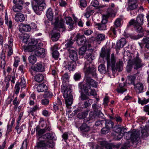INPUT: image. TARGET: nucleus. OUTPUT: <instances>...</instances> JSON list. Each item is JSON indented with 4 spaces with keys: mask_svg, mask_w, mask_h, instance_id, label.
I'll return each instance as SVG.
<instances>
[{
    "mask_svg": "<svg viewBox=\"0 0 149 149\" xmlns=\"http://www.w3.org/2000/svg\"><path fill=\"white\" fill-rule=\"evenodd\" d=\"M107 61L108 71L110 67H111L113 73L116 72L118 69L119 71L122 70L123 67V62L122 61L119 60L116 62V57L114 53L112 54L110 58H109Z\"/></svg>",
    "mask_w": 149,
    "mask_h": 149,
    "instance_id": "obj_1",
    "label": "nucleus"
},
{
    "mask_svg": "<svg viewBox=\"0 0 149 149\" xmlns=\"http://www.w3.org/2000/svg\"><path fill=\"white\" fill-rule=\"evenodd\" d=\"M85 81L86 83L84 84L80 83L79 87L81 90H83L86 94H89V89H91V86L97 88L98 83L89 76H86Z\"/></svg>",
    "mask_w": 149,
    "mask_h": 149,
    "instance_id": "obj_2",
    "label": "nucleus"
},
{
    "mask_svg": "<svg viewBox=\"0 0 149 149\" xmlns=\"http://www.w3.org/2000/svg\"><path fill=\"white\" fill-rule=\"evenodd\" d=\"M144 16V15L142 14L139 15L136 20L132 19L129 22V25H133L137 31L139 33L143 32V29L141 26L143 23Z\"/></svg>",
    "mask_w": 149,
    "mask_h": 149,
    "instance_id": "obj_3",
    "label": "nucleus"
},
{
    "mask_svg": "<svg viewBox=\"0 0 149 149\" xmlns=\"http://www.w3.org/2000/svg\"><path fill=\"white\" fill-rule=\"evenodd\" d=\"M125 134V138L127 140L131 139V142L132 144V146L134 147H136L139 139V132L134 131L126 132Z\"/></svg>",
    "mask_w": 149,
    "mask_h": 149,
    "instance_id": "obj_4",
    "label": "nucleus"
},
{
    "mask_svg": "<svg viewBox=\"0 0 149 149\" xmlns=\"http://www.w3.org/2000/svg\"><path fill=\"white\" fill-rule=\"evenodd\" d=\"M89 63L88 62H86L83 68L86 76H89V74H91L93 77L96 78L97 75L96 67L93 63H90L89 64Z\"/></svg>",
    "mask_w": 149,
    "mask_h": 149,
    "instance_id": "obj_5",
    "label": "nucleus"
},
{
    "mask_svg": "<svg viewBox=\"0 0 149 149\" xmlns=\"http://www.w3.org/2000/svg\"><path fill=\"white\" fill-rule=\"evenodd\" d=\"M45 0H34L31 1L32 8L37 13L38 10L42 11L46 7Z\"/></svg>",
    "mask_w": 149,
    "mask_h": 149,
    "instance_id": "obj_6",
    "label": "nucleus"
},
{
    "mask_svg": "<svg viewBox=\"0 0 149 149\" xmlns=\"http://www.w3.org/2000/svg\"><path fill=\"white\" fill-rule=\"evenodd\" d=\"M71 89L70 86H67L65 88L63 93L65 103L67 107L70 106L73 102V96L71 93Z\"/></svg>",
    "mask_w": 149,
    "mask_h": 149,
    "instance_id": "obj_7",
    "label": "nucleus"
},
{
    "mask_svg": "<svg viewBox=\"0 0 149 149\" xmlns=\"http://www.w3.org/2000/svg\"><path fill=\"white\" fill-rule=\"evenodd\" d=\"M42 46L43 44L39 42L38 43V47L33 51L36 56L41 58L44 57L45 56V50L43 48L41 47Z\"/></svg>",
    "mask_w": 149,
    "mask_h": 149,
    "instance_id": "obj_8",
    "label": "nucleus"
},
{
    "mask_svg": "<svg viewBox=\"0 0 149 149\" xmlns=\"http://www.w3.org/2000/svg\"><path fill=\"white\" fill-rule=\"evenodd\" d=\"M108 17L106 15H102V19L100 23H96L95 25L100 30H105L106 29V24L108 21Z\"/></svg>",
    "mask_w": 149,
    "mask_h": 149,
    "instance_id": "obj_9",
    "label": "nucleus"
},
{
    "mask_svg": "<svg viewBox=\"0 0 149 149\" xmlns=\"http://www.w3.org/2000/svg\"><path fill=\"white\" fill-rule=\"evenodd\" d=\"M13 38L12 36L8 37V44L5 45V47L7 50V56H10L13 53Z\"/></svg>",
    "mask_w": 149,
    "mask_h": 149,
    "instance_id": "obj_10",
    "label": "nucleus"
},
{
    "mask_svg": "<svg viewBox=\"0 0 149 149\" xmlns=\"http://www.w3.org/2000/svg\"><path fill=\"white\" fill-rule=\"evenodd\" d=\"M77 38V42L79 46H88V47H91V45L89 43L84 35H79Z\"/></svg>",
    "mask_w": 149,
    "mask_h": 149,
    "instance_id": "obj_11",
    "label": "nucleus"
},
{
    "mask_svg": "<svg viewBox=\"0 0 149 149\" xmlns=\"http://www.w3.org/2000/svg\"><path fill=\"white\" fill-rule=\"evenodd\" d=\"M13 3L15 4L13 7V9L15 12H20L23 8L24 0H13Z\"/></svg>",
    "mask_w": 149,
    "mask_h": 149,
    "instance_id": "obj_12",
    "label": "nucleus"
},
{
    "mask_svg": "<svg viewBox=\"0 0 149 149\" xmlns=\"http://www.w3.org/2000/svg\"><path fill=\"white\" fill-rule=\"evenodd\" d=\"M38 41L37 39H32L31 42L29 43L28 46L25 49L26 52H33L38 47Z\"/></svg>",
    "mask_w": 149,
    "mask_h": 149,
    "instance_id": "obj_13",
    "label": "nucleus"
},
{
    "mask_svg": "<svg viewBox=\"0 0 149 149\" xmlns=\"http://www.w3.org/2000/svg\"><path fill=\"white\" fill-rule=\"evenodd\" d=\"M55 21L54 23V28L57 29L58 28H63L64 27V21L61 18L57 17L55 18Z\"/></svg>",
    "mask_w": 149,
    "mask_h": 149,
    "instance_id": "obj_14",
    "label": "nucleus"
},
{
    "mask_svg": "<svg viewBox=\"0 0 149 149\" xmlns=\"http://www.w3.org/2000/svg\"><path fill=\"white\" fill-rule=\"evenodd\" d=\"M33 70L35 71L43 72L45 71L44 65L41 62L38 63L34 66Z\"/></svg>",
    "mask_w": 149,
    "mask_h": 149,
    "instance_id": "obj_15",
    "label": "nucleus"
},
{
    "mask_svg": "<svg viewBox=\"0 0 149 149\" xmlns=\"http://www.w3.org/2000/svg\"><path fill=\"white\" fill-rule=\"evenodd\" d=\"M110 49H105L104 48L102 47L100 54V56L103 58H105L107 60L110 57Z\"/></svg>",
    "mask_w": 149,
    "mask_h": 149,
    "instance_id": "obj_16",
    "label": "nucleus"
},
{
    "mask_svg": "<svg viewBox=\"0 0 149 149\" xmlns=\"http://www.w3.org/2000/svg\"><path fill=\"white\" fill-rule=\"evenodd\" d=\"M141 61L138 56H137L132 61V63L135 66L134 67V69H137L142 67L143 66L141 63Z\"/></svg>",
    "mask_w": 149,
    "mask_h": 149,
    "instance_id": "obj_17",
    "label": "nucleus"
},
{
    "mask_svg": "<svg viewBox=\"0 0 149 149\" xmlns=\"http://www.w3.org/2000/svg\"><path fill=\"white\" fill-rule=\"evenodd\" d=\"M134 88L138 93H142L144 88L143 84L141 82L137 83L134 85Z\"/></svg>",
    "mask_w": 149,
    "mask_h": 149,
    "instance_id": "obj_18",
    "label": "nucleus"
},
{
    "mask_svg": "<svg viewBox=\"0 0 149 149\" xmlns=\"http://www.w3.org/2000/svg\"><path fill=\"white\" fill-rule=\"evenodd\" d=\"M69 57L73 62H75L78 59L77 53L76 50H72L69 51Z\"/></svg>",
    "mask_w": 149,
    "mask_h": 149,
    "instance_id": "obj_19",
    "label": "nucleus"
},
{
    "mask_svg": "<svg viewBox=\"0 0 149 149\" xmlns=\"http://www.w3.org/2000/svg\"><path fill=\"white\" fill-rule=\"evenodd\" d=\"M19 30L21 32L23 31L28 32L30 31L29 24H20L19 26Z\"/></svg>",
    "mask_w": 149,
    "mask_h": 149,
    "instance_id": "obj_20",
    "label": "nucleus"
},
{
    "mask_svg": "<svg viewBox=\"0 0 149 149\" xmlns=\"http://www.w3.org/2000/svg\"><path fill=\"white\" fill-rule=\"evenodd\" d=\"M25 19L24 15L22 13H17L15 15V20L17 22H22L24 21Z\"/></svg>",
    "mask_w": 149,
    "mask_h": 149,
    "instance_id": "obj_21",
    "label": "nucleus"
},
{
    "mask_svg": "<svg viewBox=\"0 0 149 149\" xmlns=\"http://www.w3.org/2000/svg\"><path fill=\"white\" fill-rule=\"evenodd\" d=\"M66 23L68 25V27L69 29H74V22L71 17H66L65 18Z\"/></svg>",
    "mask_w": 149,
    "mask_h": 149,
    "instance_id": "obj_22",
    "label": "nucleus"
},
{
    "mask_svg": "<svg viewBox=\"0 0 149 149\" xmlns=\"http://www.w3.org/2000/svg\"><path fill=\"white\" fill-rule=\"evenodd\" d=\"M126 43V39L125 38H122L119 41L117 42L116 48L117 49L121 48L123 47Z\"/></svg>",
    "mask_w": 149,
    "mask_h": 149,
    "instance_id": "obj_23",
    "label": "nucleus"
},
{
    "mask_svg": "<svg viewBox=\"0 0 149 149\" xmlns=\"http://www.w3.org/2000/svg\"><path fill=\"white\" fill-rule=\"evenodd\" d=\"M37 89L38 92H45L47 90V88L45 84H42L38 85L37 87Z\"/></svg>",
    "mask_w": 149,
    "mask_h": 149,
    "instance_id": "obj_24",
    "label": "nucleus"
},
{
    "mask_svg": "<svg viewBox=\"0 0 149 149\" xmlns=\"http://www.w3.org/2000/svg\"><path fill=\"white\" fill-rule=\"evenodd\" d=\"M74 42L71 40L67 41L65 44L67 49L68 51L72 50H76V49L73 46Z\"/></svg>",
    "mask_w": 149,
    "mask_h": 149,
    "instance_id": "obj_25",
    "label": "nucleus"
},
{
    "mask_svg": "<svg viewBox=\"0 0 149 149\" xmlns=\"http://www.w3.org/2000/svg\"><path fill=\"white\" fill-rule=\"evenodd\" d=\"M94 12V9L91 8V6L88 7L86 9V12L84 16L86 18H88L91 15H92Z\"/></svg>",
    "mask_w": 149,
    "mask_h": 149,
    "instance_id": "obj_26",
    "label": "nucleus"
},
{
    "mask_svg": "<svg viewBox=\"0 0 149 149\" xmlns=\"http://www.w3.org/2000/svg\"><path fill=\"white\" fill-rule=\"evenodd\" d=\"M35 80L39 83L44 82V76L43 74H38L34 77Z\"/></svg>",
    "mask_w": 149,
    "mask_h": 149,
    "instance_id": "obj_27",
    "label": "nucleus"
},
{
    "mask_svg": "<svg viewBox=\"0 0 149 149\" xmlns=\"http://www.w3.org/2000/svg\"><path fill=\"white\" fill-rule=\"evenodd\" d=\"M5 24L8 26L9 28L11 29L13 26V22L11 20H10L9 21L8 16L6 12L5 13Z\"/></svg>",
    "mask_w": 149,
    "mask_h": 149,
    "instance_id": "obj_28",
    "label": "nucleus"
},
{
    "mask_svg": "<svg viewBox=\"0 0 149 149\" xmlns=\"http://www.w3.org/2000/svg\"><path fill=\"white\" fill-rule=\"evenodd\" d=\"M76 66V64L75 62H69L68 65H66L65 67L68 68L70 71H73L74 70Z\"/></svg>",
    "mask_w": 149,
    "mask_h": 149,
    "instance_id": "obj_29",
    "label": "nucleus"
},
{
    "mask_svg": "<svg viewBox=\"0 0 149 149\" xmlns=\"http://www.w3.org/2000/svg\"><path fill=\"white\" fill-rule=\"evenodd\" d=\"M54 29L52 31V33H51L52 40L53 41H56L58 40L60 36V33L58 32H54Z\"/></svg>",
    "mask_w": 149,
    "mask_h": 149,
    "instance_id": "obj_30",
    "label": "nucleus"
},
{
    "mask_svg": "<svg viewBox=\"0 0 149 149\" xmlns=\"http://www.w3.org/2000/svg\"><path fill=\"white\" fill-rule=\"evenodd\" d=\"M11 75H8L7 77V79L5 80V85L4 87L3 88V90L4 91H7L8 88L9 86V82L10 80Z\"/></svg>",
    "mask_w": 149,
    "mask_h": 149,
    "instance_id": "obj_31",
    "label": "nucleus"
},
{
    "mask_svg": "<svg viewBox=\"0 0 149 149\" xmlns=\"http://www.w3.org/2000/svg\"><path fill=\"white\" fill-rule=\"evenodd\" d=\"M141 136L143 138L147 137L149 135V127L145 128L141 130Z\"/></svg>",
    "mask_w": 149,
    "mask_h": 149,
    "instance_id": "obj_32",
    "label": "nucleus"
},
{
    "mask_svg": "<svg viewBox=\"0 0 149 149\" xmlns=\"http://www.w3.org/2000/svg\"><path fill=\"white\" fill-rule=\"evenodd\" d=\"M36 135L37 137H40L45 133V130L43 129H41L39 126H37L36 128Z\"/></svg>",
    "mask_w": 149,
    "mask_h": 149,
    "instance_id": "obj_33",
    "label": "nucleus"
},
{
    "mask_svg": "<svg viewBox=\"0 0 149 149\" xmlns=\"http://www.w3.org/2000/svg\"><path fill=\"white\" fill-rule=\"evenodd\" d=\"M98 70L100 73L102 74H104L107 72L109 71V70L108 71L107 69H106L105 66L103 64H101L99 65L98 68Z\"/></svg>",
    "mask_w": 149,
    "mask_h": 149,
    "instance_id": "obj_34",
    "label": "nucleus"
},
{
    "mask_svg": "<svg viewBox=\"0 0 149 149\" xmlns=\"http://www.w3.org/2000/svg\"><path fill=\"white\" fill-rule=\"evenodd\" d=\"M46 16L48 19L50 21H52L53 18V14L51 8H48L46 13Z\"/></svg>",
    "mask_w": 149,
    "mask_h": 149,
    "instance_id": "obj_35",
    "label": "nucleus"
},
{
    "mask_svg": "<svg viewBox=\"0 0 149 149\" xmlns=\"http://www.w3.org/2000/svg\"><path fill=\"white\" fill-rule=\"evenodd\" d=\"M105 122V127L108 128V129H110L113 128L114 125V123L110 120L105 119L104 120Z\"/></svg>",
    "mask_w": 149,
    "mask_h": 149,
    "instance_id": "obj_36",
    "label": "nucleus"
},
{
    "mask_svg": "<svg viewBox=\"0 0 149 149\" xmlns=\"http://www.w3.org/2000/svg\"><path fill=\"white\" fill-rule=\"evenodd\" d=\"M135 75V74L133 76H127V81L129 84L134 85L135 84V81L136 78Z\"/></svg>",
    "mask_w": 149,
    "mask_h": 149,
    "instance_id": "obj_37",
    "label": "nucleus"
},
{
    "mask_svg": "<svg viewBox=\"0 0 149 149\" xmlns=\"http://www.w3.org/2000/svg\"><path fill=\"white\" fill-rule=\"evenodd\" d=\"M89 6L94 9H97L99 8L100 6L98 1L94 0L91 2Z\"/></svg>",
    "mask_w": 149,
    "mask_h": 149,
    "instance_id": "obj_38",
    "label": "nucleus"
},
{
    "mask_svg": "<svg viewBox=\"0 0 149 149\" xmlns=\"http://www.w3.org/2000/svg\"><path fill=\"white\" fill-rule=\"evenodd\" d=\"M94 57L92 56V55L91 53H87L86 56L85 57V58L86 59V61L85 62V64H86V63L87 62H89V64L90 63H93L92 61L93 60V58Z\"/></svg>",
    "mask_w": 149,
    "mask_h": 149,
    "instance_id": "obj_39",
    "label": "nucleus"
},
{
    "mask_svg": "<svg viewBox=\"0 0 149 149\" xmlns=\"http://www.w3.org/2000/svg\"><path fill=\"white\" fill-rule=\"evenodd\" d=\"M142 42L146 44L145 47L149 49V34L144 37L142 40Z\"/></svg>",
    "mask_w": 149,
    "mask_h": 149,
    "instance_id": "obj_40",
    "label": "nucleus"
},
{
    "mask_svg": "<svg viewBox=\"0 0 149 149\" xmlns=\"http://www.w3.org/2000/svg\"><path fill=\"white\" fill-rule=\"evenodd\" d=\"M80 130L82 132H87L89 131L90 127L86 124L83 123L80 127Z\"/></svg>",
    "mask_w": 149,
    "mask_h": 149,
    "instance_id": "obj_41",
    "label": "nucleus"
},
{
    "mask_svg": "<svg viewBox=\"0 0 149 149\" xmlns=\"http://www.w3.org/2000/svg\"><path fill=\"white\" fill-rule=\"evenodd\" d=\"M43 136L48 139L51 140L55 139V135L53 132L46 133Z\"/></svg>",
    "mask_w": 149,
    "mask_h": 149,
    "instance_id": "obj_42",
    "label": "nucleus"
},
{
    "mask_svg": "<svg viewBox=\"0 0 149 149\" xmlns=\"http://www.w3.org/2000/svg\"><path fill=\"white\" fill-rule=\"evenodd\" d=\"M88 46H82L79 49V54L80 55H83L85 53L88 48H89Z\"/></svg>",
    "mask_w": 149,
    "mask_h": 149,
    "instance_id": "obj_43",
    "label": "nucleus"
},
{
    "mask_svg": "<svg viewBox=\"0 0 149 149\" xmlns=\"http://www.w3.org/2000/svg\"><path fill=\"white\" fill-rule=\"evenodd\" d=\"M132 145V144L131 142V141H130L129 140H127L120 149H128Z\"/></svg>",
    "mask_w": 149,
    "mask_h": 149,
    "instance_id": "obj_44",
    "label": "nucleus"
},
{
    "mask_svg": "<svg viewBox=\"0 0 149 149\" xmlns=\"http://www.w3.org/2000/svg\"><path fill=\"white\" fill-rule=\"evenodd\" d=\"M125 85L124 84H120L119 85V88H117V90L118 93H123L127 91V89L123 88Z\"/></svg>",
    "mask_w": 149,
    "mask_h": 149,
    "instance_id": "obj_45",
    "label": "nucleus"
},
{
    "mask_svg": "<svg viewBox=\"0 0 149 149\" xmlns=\"http://www.w3.org/2000/svg\"><path fill=\"white\" fill-rule=\"evenodd\" d=\"M112 129L114 132L117 133H120L122 130L121 126L119 125H116Z\"/></svg>",
    "mask_w": 149,
    "mask_h": 149,
    "instance_id": "obj_46",
    "label": "nucleus"
},
{
    "mask_svg": "<svg viewBox=\"0 0 149 149\" xmlns=\"http://www.w3.org/2000/svg\"><path fill=\"white\" fill-rule=\"evenodd\" d=\"M28 60L29 62L32 64H34L37 61L36 57L33 55L29 56L28 57Z\"/></svg>",
    "mask_w": 149,
    "mask_h": 149,
    "instance_id": "obj_47",
    "label": "nucleus"
},
{
    "mask_svg": "<svg viewBox=\"0 0 149 149\" xmlns=\"http://www.w3.org/2000/svg\"><path fill=\"white\" fill-rule=\"evenodd\" d=\"M46 144V141H40L37 143V147L38 148L45 147Z\"/></svg>",
    "mask_w": 149,
    "mask_h": 149,
    "instance_id": "obj_48",
    "label": "nucleus"
},
{
    "mask_svg": "<svg viewBox=\"0 0 149 149\" xmlns=\"http://www.w3.org/2000/svg\"><path fill=\"white\" fill-rule=\"evenodd\" d=\"M138 4L137 3H129L128 8L130 10H133L137 8Z\"/></svg>",
    "mask_w": 149,
    "mask_h": 149,
    "instance_id": "obj_49",
    "label": "nucleus"
},
{
    "mask_svg": "<svg viewBox=\"0 0 149 149\" xmlns=\"http://www.w3.org/2000/svg\"><path fill=\"white\" fill-rule=\"evenodd\" d=\"M79 5L80 7L85 8L87 5V2L86 0H79Z\"/></svg>",
    "mask_w": 149,
    "mask_h": 149,
    "instance_id": "obj_50",
    "label": "nucleus"
},
{
    "mask_svg": "<svg viewBox=\"0 0 149 149\" xmlns=\"http://www.w3.org/2000/svg\"><path fill=\"white\" fill-rule=\"evenodd\" d=\"M113 11V8L109 7L107 9V13L106 15H106L108 17V18L109 17H112Z\"/></svg>",
    "mask_w": 149,
    "mask_h": 149,
    "instance_id": "obj_51",
    "label": "nucleus"
},
{
    "mask_svg": "<svg viewBox=\"0 0 149 149\" xmlns=\"http://www.w3.org/2000/svg\"><path fill=\"white\" fill-rule=\"evenodd\" d=\"M16 84H17L19 85V87H21L22 88L25 87L26 86V81L24 78H22L21 82L19 83H17Z\"/></svg>",
    "mask_w": 149,
    "mask_h": 149,
    "instance_id": "obj_52",
    "label": "nucleus"
},
{
    "mask_svg": "<svg viewBox=\"0 0 149 149\" xmlns=\"http://www.w3.org/2000/svg\"><path fill=\"white\" fill-rule=\"evenodd\" d=\"M88 115L86 112L79 113L77 115V117L79 119L84 118Z\"/></svg>",
    "mask_w": 149,
    "mask_h": 149,
    "instance_id": "obj_53",
    "label": "nucleus"
},
{
    "mask_svg": "<svg viewBox=\"0 0 149 149\" xmlns=\"http://www.w3.org/2000/svg\"><path fill=\"white\" fill-rule=\"evenodd\" d=\"M105 38V36L102 34L98 35L96 37V40L98 42L104 40Z\"/></svg>",
    "mask_w": 149,
    "mask_h": 149,
    "instance_id": "obj_54",
    "label": "nucleus"
},
{
    "mask_svg": "<svg viewBox=\"0 0 149 149\" xmlns=\"http://www.w3.org/2000/svg\"><path fill=\"white\" fill-rule=\"evenodd\" d=\"M18 69L19 71H20L21 72L22 74H24L26 71L25 68V66L23 65H19Z\"/></svg>",
    "mask_w": 149,
    "mask_h": 149,
    "instance_id": "obj_55",
    "label": "nucleus"
},
{
    "mask_svg": "<svg viewBox=\"0 0 149 149\" xmlns=\"http://www.w3.org/2000/svg\"><path fill=\"white\" fill-rule=\"evenodd\" d=\"M46 146L52 148L54 146V143L52 141H46Z\"/></svg>",
    "mask_w": 149,
    "mask_h": 149,
    "instance_id": "obj_56",
    "label": "nucleus"
},
{
    "mask_svg": "<svg viewBox=\"0 0 149 149\" xmlns=\"http://www.w3.org/2000/svg\"><path fill=\"white\" fill-rule=\"evenodd\" d=\"M25 128V125L24 124H23L20 127L19 126L18 127L17 129H15L17 130V132L18 134H20L21 132Z\"/></svg>",
    "mask_w": 149,
    "mask_h": 149,
    "instance_id": "obj_57",
    "label": "nucleus"
},
{
    "mask_svg": "<svg viewBox=\"0 0 149 149\" xmlns=\"http://www.w3.org/2000/svg\"><path fill=\"white\" fill-rule=\"evenodd\" d=\"M121 19L120 18H118L116 19L114 22L115 25L117 27L121 26Z\"/></svg>",
    "mask_w": 149,
    "mask_h": 149,
    "instance_id": "obj_58",
    "label": "nucleus"
},
{
    "mask_svg": "<svg viewBox=\"0 0 149 149\" xmlns=\"http://www.w3.org/2000/svg\"><path fill=\"white\" fill-rule=\"evenodd\" d=\"M40 108L37 105H36L34 107L30 109V113H32L35 112L38 110H39Z\"/></svg>",
    "mask_w": 149,
    "mask_h": 149,
    "instance_id": "obj_59",
    "label": "nucleus"
},
{
    "mask_svg": "<svg viewBox=\"0 0 149 149\" xmlns=\"http://www.w3.org/2000/svg\"><path fill=\"white\" fill-rule=\"evenodd\" d=\"M70 77V76L67 73H65L62 76L63 81H68Z\"/></svg>",
    "mask_w": 149,
    "mask_h": 149,
    "instance_id": "obj_60",
    "label": "nucleus"
},
{
    "mask_svg": "<svg viewBox=\"0 0 149 149\" xmlns=\"http://www.w3.org/2000/svg\"><path fill=\"white\" fill-rule=\"evenodd\" d=\"M59 53L57 50L54 51L52 54V57L55 59H57L59 57Z\"/></svg>",
    "mask_w": 149,
    "mask_h": 149,
    "instance_id": "obj_61",
    "label": "nucleus"
},
{
    "mask_svg": "<svg viewBox=\"0 0 149 149\" xmlns=\"http://www.w3.org/2000/svg\"><path fill=\"white\" fill-rule=\"evenodd\" d=\"M81 78V75L80 73H76L74 75V78L76 80H78L80 79Z\"/></svg>",
    "mask_w": 149,
    "mask_h": 149,
    "instance_id": "obj_62",
    "label": "nucleus"
},
{
    "mask_svg": "<svg viewBox=\"0 0 149 149\" xmlns=\"http://www.w3.org/2000/svg\"><path fill=\"white\" fill-rule=\"evenodd\" d=\"M105 122L104 120H98L96 121L95 123V125L97 126H101L104 124Z\"/></svg>",
    "mask_w": 149,
    "mask_h": 149,
    "instance_id": "obj_63",
    "label": "nucleus"
},
{
    "mask_svg": "<svg viewBox=\"0 0 149 149\" xmlns=\"http://www.w3.org/2000/svg\"><path fill=\"white\" fill-rule=\"evenodd\" d=\"M143 110L146 113L149 115V104L145 105L143 107Z\"/></svg>",
    "mask_w": 149,
    "mask_h": 149,
    "instance_id": "obj_64",
    "label": "nucleus"
}]
</instances>
